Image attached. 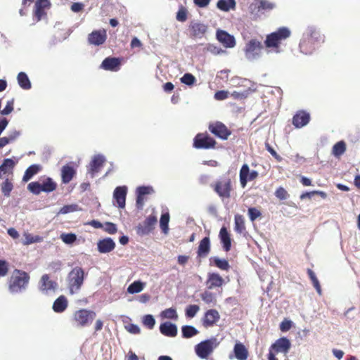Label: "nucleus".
Listing matches in <instances>:
<instances>
[{
    "label": "nucleus",
    "instance_id": "nucleus-1",
    "mask_svg": "<svg viewBox=\"0 0 360 360\" xmlns=\"http://www.w3.org/2000/svg\"><path fill=\"white\" fill-rule=\"evenodd\" d=\"M325 41V36L314 25L308 26L302 34L299 44L302 53L311 55L321 44Z\"/></svg>",
    "mask_w": 360,
    "mask_h": 360
},
{
    "label": "nucleus",
    "instance_id": "nucleus-2",
    "mask_svg": "<svg viewBox=\"0 0 360 360\" xmlns=\"http://www.w3.org/2000/svg\"><path fill=\"white\" fill-rule=\"evenodd\" d=\"M30 276L25 271L15 269L8 280V291L12 295L22 294L28 288Z\"/></svg>",
    "mask_w": 360,
    "mask_h": 360
},
{
    "label": "nucleus",
    "instance_id": "nucleus-3",
    "mask_svg": "<svg viewBox=\"0 0 360 360\" xmlns=\"http://www.w3.org/2000/svg\"><path fill=\"white\" fill-rule=\"evenodd\" d=\"M290 34L291 32L289 28L282 27L267 34L264 42L265 47L267 49L266 53L268 54L273 52L280 53L281 52L280 45L282 41L288 39Z\"/></svg>",
    "mask_w": 360,
    "mask_h": 360
},
{
    "label": "nucleus",
    "instance_id": "nucleus-4",
    "mask_svg": "<svg viewBox=\"0 0 360 360\" xmlns=\"http://www.w3.org/2000/svg\"><path fill=\"white\" fill-rule=\"evenodd\" d=\"M84 271L79 266L73 268L67 278L68 286L70 294L79 292L84 280Z\"/></svg>",
    "mask_w": 360,
    "mask_h": 360
},
{
    "label": "nucleus",
    "instance_id": "nucleus-5",
    "mask_svg": "<svg viewBox=\"0 0 360 360\" xmlns=\"http://www.w3.org/2000/svg\"><path fill=\"white\" fill-rule=\"evenodd\" d=\"M219 345L217 338H211L197 344L194 347L195 352L200 359H207Z\"/></svg>",
    "mask_w": 360,
    "mask_h": 360
},
{
    "label": "nucleus",
    "instance_id": "nucleus-6",
    "mask_svg": "<svg viewBox=\"0 0 360 360\" xmlns=\"http://www.w3.org/2000/svg\"><path fill=\"white\" fill-rule=\"evenodd\" d=\"M56 183L50 177H46L41 181H32L27 185V189L34 195H39L41 192L50 193L56 188Z\"/></svg>",
    "mask_w": 360,
    "mask_h": 360
},
{
    "label": "nucleus",
    "instance_id": "nucleus-7",
    "mask_svg": "<svg viewBox=\"0 0 360 360\" xmlns=\"http://www.w3.org/2000/svg\"><path fill=\"white\" fill-rule=\"evenodd\" d=\"M263 45L257 39H252L250 40L245 46V58L250 61L258 60L262 56V50Z\"/></svg>",
    "mask_w": 360,
    "mask_h": 360
},
{
    "label": "nucleus",
    "instance_id": "nucleus-8",
    "mask_svg": "<svg viewBox=\"0 0 360 360\" xmlns=\"http://www.w3.org/2000/svg\"><path fill=\"white\" fill-rule=\"evenodd\" d=\"M38 288L43 295H51L54 294L56 291L58 284L56 282L50 279L49 274H44L39 281Z\"/></svg>",
    "mask_w": 360,
    "mask_h": 360
},
{
    "label": "nucleus",
    "instance_id": "nucleus-9",
    "mask_svg": "<svg viewBox=\"0 0 360 360\" xmlns=\"http://www.w3.org/2000/svg\"><path fill=\"white\" fill-rule=\"evenodd\" d=\"M216 141L207 134H198L193 139V147L198 149L214 148Z\"/></svg>",
    "mask_w": 360,
    "mask_h": 360
},
{
    "label": "nucleus",
    "instance_id": "nucleus-10",
    "mask_svg": "<svg viewBox=\"0 0 360 360\" xmlns=\"http://www.w3.org/2000/svg\"><path fill=\"white\" fill-rule=\"evenodd\" d=\"M96 316L93 311L80 309L75 313V320L78 326H86L93 321Z\"/></svg>",
    "mask_w": 360,
    "mask_h": 360
},
{
    "label": "nucleus",
    "instance_id": "nucleus-11",
    "mask_svg": "<svg viewBox=\"0 0 360 360\" xmlns=\"http://www.w3.org/2000/svg\"><path fill=\"white\" fill-rule=\"evenodd\" d=\"M105 161V157L102 154H96L94 155L88 166L87 174L91 178H94L103 166Z\"/></svg>",
    "mask_w": 360,
    "mask_h": 360
},
{
    "label": "nucleus",
    "instance_id": "nucleus-12",
    "mask_svg": "<svg viewBox=\"0 0 360 360\" xmlns=\"http://www.w3.org/2000/svg\"><path fill=\"white\" fill-rule=\"evenodd\" d=\"M157 217L154 215L148 216L143 223L137 226V233L141 236L149 234L157 224Z\"/></svg>",
    "mask_w": 360,
    "mask_h": 360
},
{
    "label": "nucleus",
    "instance_id": "nucleus-13",
    "mask_svg": "<svg viewBox=\"0 0 360 360\" xmlns=\"http://www.w3.org/2000/svg\"><path fill=\"white\" fill-rule=\"evenodd\" d=\"M209 130L211 133L222 140H226L231 134L227 127L220 122L210 124Z\"/></svg>",
    "mask_w": 360,
    "mask_h": 360
},
{
    "label": "nucleus",
    "instance_id": "nucleus-14",
    "mask_svg": "<svg viewBox=\"0 0 360 360\" xmlns=\"http://www.w3.org/2000/svg\"><path fill=\"white\" fill-rule=\"evenodd\" d=\"M240 183L242 188H245L248 181H252L258 176V172L255 170L250 171L249 166L244 164L240 170Z\"/></svg>",
    "mask_w": 360,
    "mask_h": 360
},
{
    "label": "nucleus",
    "instance_id": "nucleus-15",
    "mask_svg": "<svg viewBox=\"0 0 360 360\" xmlns=\"http://www.w3.org/2000/svg\"><path fill=\"white\" fill-rule=\"evenodd\" d=\"M107 39V33L105 30H96L88 35V42L94 46L102 45Z\"/></svg>",
    "mask_w": 360,
    "mask_h": 360
},
{
    "label": "nucleus",
    "instance_id": "nucleus-16",
    "mask_svg": "<svg viewBox=\"0 0 360 360\" xmlns=\"http://www.w3.org/2000/svg\"><path fill=\"white\" fill-rule=\"evenodd\" d=\"M217 39L226 48H233L236 45V40L233 36L226 31L218 30L216 32Z\"/></svg>",
    "mask_w": 360,
    "mask_h": 360
},
{
    "label": "nucleus",
    "instance_id": "nucleus-17",
    "mask_svg": "<svg viewBox=\"0 0 360 360\" xmlns=\"http://www.w3.org/2000/svg\"><path fill=\"white\" fill-rule=\"evenodd\" d=\"M310 120V115L304 110H299L292 117V124L296 128H302L306 126Z\"/></svg>",
    "mask_w": 360,
    "mask_h": 360
},
{
    "label": "nucleus",
    "instance_id": "nucleus-18",
    "mask_svg": "<svg viewBox=\"0 0 360 360\" xmlns=\"http://www.w3.org/2000/svg\"><path fill=\"white\" fill-rule=\"evenodd\" d=\"M127 193V187L126 186H120L115 188L113 198L115 200L119 208H124L125 207Z\"/></svg>",
    "mask_w": 360,
    "mask_h": 360
},
{
    "label": "nucleus",
    "instance_id": "nucleus-19",
    "mask_svg": "<svg viewBox=\"0 0 360 360\" xmlns=\"http://www.w3.org/2000/svg\"><path fill=\"white\" fill-rule=\"evenodd\" d=\"M290 347L291 343L290 340L287 338L282 337L276 340V342L271 345L270 349L277 353L281 352L286 354L288 352Z\"/></svg>",
    "mask_w": 360,
    "mask_h": 360
},
{
    "label": "nucleus",
    "instance_id": "nucleus-20",
    "mask_svg": "<svg viewBox=\"0 0 360 360\" xmlns=\"http://www.w3.org/2000/svg\"><path fill=\"white\" fill-rule=\"evenodd\" d=\"M160 332L165 336L174 338L178 333L177 326L170 321H165L160 325Z\"/></svg>",
    "mask_w": 360,
    "mask_h": 360
},
{
    "label": "nucleus",
    "instance_id": "nucleus-21",
    "mask_svg": "<svg viewBox=\"0 0 360 360\" xmlns=\"http://www.w3.org/2000/svg\"><path fill=\"white\" fill-rule=\"evenodd\" d=\"M115 248V243L111 238H105L99 240L97 243V248L101 253H108Z\"/></svg>",
    "mask_w": 360,
    "mask_h": 360
},
{
    "label": "nucleus",
    "instance_id": "nucleus-22",
    "mask_svg": "<svg viewBox=\"0 0 360 360\" xmlns=\"http://www.w3.org/2000/svg\"><path fill=\"white\" fill-rule=\"evenodd\" d=\"M120 67V60L117 58L107 57L105 58L101 65V68L110 71H117Z\"/></svg>",
    "mask_w": 360,
    "mask_h": 360
},
{
    "label": "nucleus",
    "instance_id": "nucleus-23",
    "mask_svg": "<svg viewBox=\"0 0 360 360\" xmlns=\"http://www.w3.org/2000/svg\"><path fill=\"white\" fill-rule=\"evenodd\" d=\"M219 314L216 309H210L205 314L203 325L206 327L212 326L219 319Z\"/></svg>",
    "mask_w": 360,
    "mask_h": 360
},
{
    "label": "nucleus",
    "instance_id": "nucleus-24",
    "mask_svg": "<svg viewBox=\"0 0 360 360\" xmlns=\"http://www.w3.org/2000/svg\"><path fill=\"white\" fill-rule=\"evenodd\" d=\"M210 251V240L209 237L203 238L199 243L197 254L199 257H206Z\"/></svg>",
    "mask_w": 360,
    "mask_h": 360
},
{
    "label": "nucleus",
    "instance_id": "nucleus-25",
    "mask_svg": "<svg viewBox=\"0 0 360 360\" xmlns=\"http://www.w3.org/2000/svg\"><path fill=\"white\" fill-rule=\"evenodd\" d=\"M207 283L209 289L220 287L224 283V279L217 273H209Z\"/></svg>",
    "mask_w": 360,
    "mask_h": 360
},
{
    "label": "nucleus",
    "instance_id": "nucleus-26",
    "mask_svg": "<svg viewBox=\"0 0 360 360\" xmlns=\"http://www.w3.org/2000/svg\"><path fill=\"white\" fill-rule=\"evenodd\" d=\"M234 356L238 360H246L248 357V351L241 342H236L233 347Z\"/></svg>",
    "mask_w": 360,
    "mask_h": 360
},
{
    "label": "nucleus",
    "instance_id": "nucleus-27",
    "mask_svg": "<svg viewBox=\"0 0 360 360\" xmlns=\"http://www.w3.org/2000/svg\"><path fill=\"white\" fill-rule=\"evenodd\" d=\"M68 303L67 298L60 295L53 302L52 309L56 313H62L67 309Z\"/></svg>",
    "mask_w": 360,
    "mask_h": 360
},
{
    "label": "nucleus",
    "instance_id": "nucleus-28",
    "mask_svg": "<svg viewBox=\"0 0 360 360\" xmlns=\"http://www.w3.org/2000/svg\"><path fill=\"white\" fill-rule=\"evenodd\" d=\"M75 174V170L69 165H64L61 169V178L64 184L69 183Z\"/></svg>",
    "mask_w": 360,
    "mask_h": 360
},
{
    "label": "nucleus",
    "instance_id": "nucleus-29",
    "mask_svg": "<svg viewBox=\"0 0 360 360\" xmlns=\"http://www.w3.org/2000/svg\"><path fill=\"white\" fill-rule=\"evenodd\" d=\"M215 192L221 198L230 197V182L222 184L221 182H217L214 186Z\"/></svg>",
    "mask_w": 360,
    "mask_h": 360
},
{
    "label": "nucleus",
    "instance_id": "nucleus-30",
    "mask_svg": "<svg viewBox=\"0 0 360 360\" xmlns=\"http://www.w3.org/2000/svg\"><path fill=\"white\" fill-rule=\"evenodd\" d=\"M219 238L223 245V248L226 252L230 250L231 247V240L230 236L225 227H222L219 231Z\"/></svg>",
    "mask_w": 360,
    "mask_h": 360
},
{
    "label": "nucleus",
    "instance_id": "nucleus-31",
    "mask_svg": "<svg viewBox=\"0 0 360 360\" xmlns=\"http://www.w3.org/2000/svg\"><path fill=\"white\" fill-rule=\"evenodd\" d=\"M41 165L37 164H33L28 167L22 177L24 182L30 181L35 174H37L41 170Z\"/></svg>",
    "mask_w": 360,
    "mask_h": 360
},
{
    "label": "nucleus",
    "instance_id": "nucleus-32",
    "mask_svg": "<svg viewBox=\"0 0 360 360\" xmlns=\"http://www.w3.org/2000/svg\"><path fill=\"white\" fill-rule=\"evenodd\" d=\"M17 80L19 86L25 90H29L32 87L31 82L27 75L24 72L18 74Z\"/></svg>",
    "mask_w": 360,
    "mask_h": 360
},
{
    "label": "nucleus",
    "instance_id": "nucleus-33",
    "mask_svg": "<svg viewBox=\"0 0 360 360\" xmlns=\"http://www.w3.org/2000/svg\"><path fill=\"white\" fill-rule=\"evenodd\" d=\"M235 0H219L217 3V7L222 11H229L230 10H235L236 8Z\"/></svg>",
    "mask_w": 360,
    "mask_h": 360
},
{
    "label": "nucleus",
    "instance_id": "nucleus-34",
    "mask_svg": "<svg viewBox=\"0 0 360 360\" xmlns=\"http://www.w3.org/2000/svg\"><path fill=\"white\" fill-rule=\"evenodd\" d=\"M210 264H214L221 270L228 271L230 268L229 262L225 259H220L217 257H212L210 259Z\"/></svg>",
    "mask_w": 360,
    "mask_h": 360
},
{
    "label": "nucleus",
    "instance_id": "nucleus-35",
    "mask_svg": "<svg viewBox=\"0 0 360 360\" xmlns=\"http://www.w3.org/2000/svg\"><path fill=\"white\" fill-rule=\"evenodd\" d=\"M194 37L201 38L207 31V26L202 23L195 22L191 25Z\"/></svg>",
    "mask_w": 360,
    "mask_h": 360
},
{
    "label": "nucleus",
    "instance_id": "nucleus-36",
    "mask_svg": "<svg viewBox=\"0 0 360 360\" xmlns=\"http://www.w3.org/2000/svg\"><path fill=\"white\" fill-rule=\"evenodd\" d=\"M15 165V162L11 158L4 159L2 164L0 165V178H1L3 174L12 170Z\"/></svg>",
    "mask_w": 360,
    "mask_h": 360
},
{
    "label": "nucleus",
    "instance_id": "nucleus-37",
    "mask_svg": "<svg viewBox=\"0 0 360 360\" xmlns=\"http://www.w3.org/2000/svg\"><path fill=\"white\" fill-rule=\"evenodd\" d=\"M199 331L193 326L185 325L181 327V333L184 338H191L198 335Z\"/></svg>",
    "mask_w": 360,
    "mask_h": 360
},
{
    "label": "nucleus",
    "instance_id": "nucleus-38",
    "mask_svg": "<svg viewBox=\"0 0 360 360\" xmlns=\"http://www.w3.org/2000/svg\"><path fill=\"white\" fill-rule=\"evenodd\" d=\"M145 286V283L141 281H135L131 283L127 288V292L129 294H135L141 292Z\"/></svg>",
    "mask_w": 360,
    "mask_h": 360
},
{
    "label": "nucleus",
    "instance_id": "nucleus-39",
    "mask_svg": "<svg viewBox=\"0 0 360 360\" xmlns=\"http://www.w3.org/2000/svg\"><path fill=\"white\" fill-rule=\"evenodd\" d=\"M346 150V144L345 141H340L337 142L333 147V155L335 157H340Z\"/></svg>",
    "mask_w": 360,
    "mask_h": 360
},
{
    "label": "nucleus",
    "instance_id": "nucleus-40",
    "mask_svg": "<svg viewBox=\"0 0 360 360\" xmlns=\"http://www.w3.org/2000/svg\"><path fill=\"white\" fill-rule=\"evenodd\" d=\"M160 316L162 319H174L176 320L178 318V314L176 313V309L173 307H170L163 310L160 313Z\"/></svg>",
    "mask_w": 360,
    "mask_h": 360
},
{
    "label": "nucleus",
    "instance_id": "nucleus-41",
    "mask_svg": "<svg viewBox=\"0 0 360 360\" xmlns=\"http://www.w3.org/2000/svg\"><path fill=\"white\" fill-rule=\"evenodd\" d=\"M235 231L238 233H242L245 229V223L243 216L237 214L235 216Z\"/></svg>",
    "mask_w": 360,
    "mask_h": 360
},
{
    "label": "nucleus",
    "instance_id": "nucleus-42",
    "mask_svg": "<svg viewBox=\"0 0 360 360\" xmlns=\"http://www.w3.org/2000/svg\"><path fill=\"white\" fill-rule=\"evenodd\" d=\"M169 214L168 212L162 214L160 219V226L164 233H167L169 230Z\"/></svg>",
    "mask_w": 360,
    "mask_h": 360
},
{
    "label": "nucleus",
    "instance_id": "nucleus-43",
    "mask_svg": "<svg viewBox=\"0 0 360 360\" xmlns=\"http://www.w3.org/2000/svg\"><path fill=\"white\" fill-rule=\"evenodd\" d=\"M24 245H30L35 243H41L43 241V238L39 236H33L30 233H25L24 235Z\"/></svg>",
    "mask_w": 360,
    "mask_h": 360
},
{
    "label": "nucleus",
    "instance_id": "nucleus-44",
    "mask_svg": "<svg viewBox=\"0 0 360 360\" xmlns=\"http://www.w3.org/2000/svg\"><path fill=\"white\" fill-rule=\"evenodd\" d=\"M142 322L149 329H153L155 325V319L151 314H146L143 316Z\"/></svg>",
    "mask_w": 360,
    "mask_h": 360
},
{
    "label": "nucleus",
    "instance_id": "nucleus-45",
    "mask_svg": "<svg viewBox=\"0 0 360 360\" xmlns=\"http://www.w3.org/2000/svg\"><path fill=\"white\" fill-rule=\"evenodd\" d=\"M154 190L152 186H141L136 188V195L144 197L146 195H149L153 193Z\"/></svg>",
    "mask_w": 360,
    "mask_h": 360
},
{
    "label": "nucleus",
    "instance_id": "nucleus-46",
    "mask_svg": "<svg viewBox=\"0 0 360 360\" xmlns=\"http://www.w3.org/2000/svg\"><path fill=\"white\" fill-rule=\"evenodd\" d=\"M200 310L199 306L196 304L188 305L185 310L186 316L188 318H193Z\"/></svg>",
    "mask_w": 360,
    "mask_h": 360
},
{
    "label": "nucleus",
    "instance_id": "nucleus-47",
    "mask_svg": "<svg viewBox=\"0 0 360 360\" xmlns=\"http://www.w3.org/2000/svg\"><path fill=\"white\" fill-rule=\"evenodd\" d=\"M180 80L182 83L188 86L193 85L196 81L195 77L191 73H185Z\"/></svg>",
    "mask_w": 360,
    "mask_h": 360
},
{
    "label": "nucleus",
    "instance_id": "nucleus-48",
    "mask_svg": "<svg viewBox=\"0 0 360 360\" xmlns=\"http://www.w3.org/2000/svg\"><path fill=\"white\" fill-rule=\"evenodd\" d=\"M60 239L65 244H72L73 243L76 239L77 236L75 233H62L60 235Z\"/></svg>",
    "mask_w": 360,
    "mask_h": 360
},
{
    "label": "nucleus",
    "instance_id": "nucleus-49",
    "mask_svg": "<svg viewBox=\"0 0 360 360\" xmlns=\"http://www.w3.org/2000/svg\"><path fill=\"white\" fill-rule=\"evenodd\" d=\"M13 186L11 182L8 181V179H6L1 186V191L3 194L8 197L10 195V193L13 189Z\"/></svg>",
    "mask_w": 360,
    "mask_h": 360
},
{
    "label": "nucleus",
    "instance_id": "nucleus-50",
    "mask_svg": "<svg viewBox=\"0 0 360 360\" xmlns=\"http://www.w3.org/2000/svg\"><path fill=\"white\" fill-rule=\"evenodd\" d=\"M275 8V4L267 0H261L259 4V9L271 11Z\"/></svg>",
    "mask_w": 360,
    "mask_h": 360
},
{
    "label": "nucleus",
    "instance_id": "nucleus-51",
    "mask_svg": "<svg viewBox=\"0 0 360 360\" xmlns=\"http://www.w3.org/2000/svg\"><path fill=\"white\" fill-rule=\"evenodd\" d=\"M248 214L251 221H254L262 215L261 212L256 207H250L248 210Z\"/></svg>",
    "mask_w": 360,
    "mask_h": 360
},
{
    "label": "nucleus",
    "instance_id": "nucleus-52",
    "mask_svg": "<svg viewBox=\"0 0 360 360\" xmlns=\"http://www.w3.org/2000/svg\"><path fill=\"white\" fill-rule=\"evenodd\" d=\"M13 104H14L13 99L11 100V101H8L5 108L2 110H1V114L2 115H8L10 113H11L12 111L13 110Z\"/></svg>",
    "mask_w": 360,
    "mask_h": 360
},
{
    "label": "nucleus",
    "instance_id": "nucleus-53",
    "mask_svg": "<svg viewBox=\"0 0 360 360\" xmlns=\"http://www.w3.org/2000/svg\"><path fill=\"white\" fill-rule=\"evenodd\" d=\"M176 18L179 22H185L187 19V11L186 8H181L176 13Z\"/></svg>",
    "mask_w": 360,
    "mask_h": 360
},
{
    "label": "nucleus",
    "instance_id": "nucleus-54",
    "mask_svg": "<svg viewBox=\"0 0 360 360\" xmlns=\"http://www.w3.org/2000/svg\"><path fill=\"white\" fill-rule=\"evenodd\" d=\"M76 205H68L63 206L59 211L58 214H65L77 210Z\"/></svg>",
    "mask_w": 360,
    "mask_h": 360
},
{
    "label": "nucleus",
    "instance_id": "nucleus-55",
    "mask_svg": "<svg viewBox=\"0 0 360 360\" xmlns=\"http://www.w3.org/2000/svg\"><path fill=\"white\" fill-rule=\"evenodd\" d=\"M104 230L110 234H113L117 232V229L115 224L112 222H106L105 224Z\"/></svg>",
    "mask_w": 360,
    "mask_h": 360
},
{
    "label": "nucleus",
    "instance_id": "nucleus-56",
    "mask_svg": "<svg viewBox=\"0 0 360 360\" xmlns=\"http://www.w3.org/2000/svg\"><path fill=\"white\" fill-rule=\"evenodd\" d=\"M275 195L280 200H285L288 196V193L283 187H279L276 191Z\"/></svg>",
    "mask_w": 360,
    "mask_h": 360
},
{
    "label": "nucleus",
    "instance_id": "nucleus-57",
    "mask_svg": "<svg viewBox=\"0 0 360 360\" xmlns=\"http://www.w3.org/2000/svg\"><path fill=\"white\" fill-rule=\"evenodd\" d=\"M202 300L207 304L212 303L214 301V295L212 292L205 291L201 295Z\"/></svg>",
    "mask_w": 360,
    "mask_h": 360
},
{
    "label": "nucleus",
    "instance_id": "nucleus-58",
    "mask_svg": "<svg viewBox=\"0 0 360 360\" xmlns=\"http://www.w3.org/2000/svg\"><path fill=\"white\" fill-rule=\"evenodd\" d=\"M8 271V263L5 260L0 259V277L5 276Z\"/></svg>",
    "mask_w": 360,
    "mask_h": 360
},
{
    "label": "nucleus",
    "instance_id": "nucleus-59",
    "mask_svg": "<svg viewBox=\"0 0 360 360\" xmlns=\"http://www.w3.org/2000/svg\"><path fill=\"white\" fill-rule=\"evenodd\" d=\"M229 92L226 91L221 90L217 91L214 94V98L218 101H222L226 99L228 97Z\"/></svg>",
    "mask_w": 360,
    "mask_h": 360
},
{
    "label": "nucleus",
    "instance_id": "nucleus-60",
    "mask_svg": "<svg viewBox=\"0 0 360 360\" xmlns=\"http://www.w3.org/2000/svg\"><path fill=\"white\" fill-rule=\"evenodd\" d=\"M20 136V131L17 130H13L8 133L7 137L9 143L15 141L19 136Z\"/></svg>",
    "mask_w": 360,
    "mask_h": 360
},
{
    "label": "nucleus",
    "instance_id": "nucleus-61",
    "mask_svg": "<svg viewBox=\"0 0 360 360\" xmlns=\"http://www.w3.org/2000/svg\"><path fill=\"white\" fill-rule=\"evenodd\" d=\"M292 326V321L290 320H285L280 324V329L283 332H286L290 329Z\"/></svg>",
    "mask_w": 360,
    "mask_h": 360
},
{
    "label": "nucleus",
    "instance_id": "nucleus-62",
    "mask_svg": "<svg viewBox=\"0 0 360 360\" xmlns=\"http://www.w3.org/2000/svg\"><path fill=\"white\" fill-rule=\"evenodd\" d=\"M84 4L81 2H75L71 6V11L74 13H79L84 8Z\"/></svg>",
    "mask_w": 360,
    "mask_h": 360
},
{
    "label": "nucleus",
    "instance_id": "nucleus-63",
    "mask_svg": "<svg viewBox=\"0 0 360 360\" xmlns=\"http://www.w3.org/2000/svg\"><path fill=\"white\" fill-rule=\"evenodd\" d=\"M208 51H210L211 53H214V54H216V55H219V54H221L222 53H224L225 51L222 50L220 48H218L214 45H210L208 46Z\"/></svg>",
    "mask_w": 360,
    "mask_h": 360
},
{
    "label": "nucleus",
    "instance_id": "nucleus-64",
    "mask_svg": "<svg viewBox=\"0 0 360 360\" xmlns=\"http://www.w3.org/2000/svg\"><path fill=\"white\" fill-rule=\"evenodd\" d=\"M127 330L132 334H138L140 333V328L136 324H130L127 327Z\"/></svg>",
    "mask_w": 360,
    "mask_h": 360
}]
</instances>
